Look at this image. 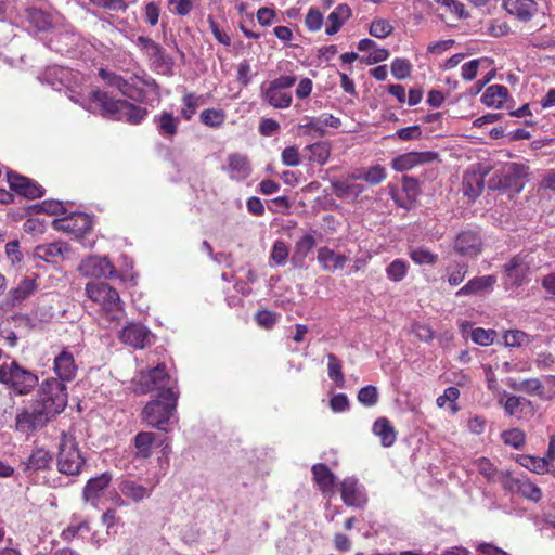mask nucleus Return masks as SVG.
<instances>
[{
  "instance_id": "1",
  "label": "nucleus",
  "mask_w": 555,
  "mask_h": 555,
  "mask_svg": "<svg viewBox=\"0 0 555 555\" xmlns=\"http://www.w3.org/2000/svg\"><path fill=\"white\" fill-rule=\"evenodd\" d=\"M138 393L156 392L142 411V420L151 427L168 431L167 426L176 422V408L179 393L177 382L167 373L164 363L149 370H141L132 379Z\"/></svg>"
},
{
  "instance_id": "2",
  "label": "nucleus",
  "mask_w": 555,
  "mask_h": 555,
  "mask_svg": "<svg viewBox=\"0 0 555 555\" xmlns=\"http://www.w3.org/2000/svg\"><path fill=\"white\" fill-rule=\"evenodd\" d=\"M99 75L108 86L118 89L133 101L146 104L159 101V87L145 72L133 74L127 79L106 69H100Z\"/></svg>"
},
{
  "instance_id": "3",
  "label": "nucleus",
  "mask_w": 555,
  "mask_h": 555,
  "mask_svg": "<svg viewBox=\"0 0 555 555\" xmlns=\"http://www.w3.org/2000/svg\"><path fill=\"white\" fill-rule=\"evenodd\" d=\"M80 105L91 112L99 111L104 117L131 125L141 124L149 114L146 108L125 100L112 99L106 92L98 89L90 93L89 104L80 103Z\"/></svg>"
},
{
  "instance_id": "4",
  "label": "nucleus",
  "mask_w": 555,
  "mask_h": 555,
  "mask_svg": "<svg viewBox=\"0 0 555 555\" xmlns=\"http://www.w3.org/2000/svg\"><path fill=\"white\" fill-rule=\"evenodd\" d=\"M86 294L96 304L109 322H117L124 315L122 302L118 292L105 282H90L86 285Z\"/></svg>"
},
{
  "instance_id": "5",
  "label": "nucleus",
  "mask_w": 555,
  "mask_h": 555,
  "mask_svg": "<svg viewBox=\"0 0 555 555\" xmlns=\"http://www.w3.org/2000/svg\"><path fill=\"white\" fill-rule=\"evenodd\" d=\"M56 464L60 473L69 476L78 475L86 464V459L73 435L62 434Z\"/></svg>"
},
{
  "instance_id": "6",
  "label": "nucleus",
  "mask_w": 555,
  "mask_h": 555,
  "mask_svg": "<svg viewBox=\"0 0 555 555\" xmlns=\"http://www.w3.org/2000/svg\"><path fill=\"white\" fill-rule=\"evenodd\" d=\"M0 384L8 386L20 395L30 392L38 384V377L17 362L0 364Z\"/></svg>"
},
{
  "instance_id": "7",
  "label": "nucleus",
  "mask_w": 555,
  "mask_h": 555,
  "mask_svg": "<svg viewBox=\"0 0 555 555\" xmlns=\"http://www.w3.org/2000/svg\"><path fill=\"white\" fill-rule=\"evenodd\" d=\"M67 399L65 383L57 378H48L40 386L37 401L54 417L65 409Z\"/></svg>"
},
{
  "instance_id": "8",
  "label": "nucleus",
  "mask_w": 555,
  "mask_h": 555,
  "mask_svg": "<svg viewBox=\"0 0 555 555\" xmlns=\"http://www.w3.org/2000/svg\"><path fill=\"white\" fill-rule=\"evenodd\" d=\"M56 230L73 234L83 247H93L95 241L89 238L88 234L92 229V220L89 215L75 212L64 218L54 220Z\"/></svg>"
},
{
  "instance_id": "9",
  "label": "nucleus",
  "mask_w": 555,
  "mask_h": 555,
  "mask_svg": "<svg viewBox=\"0 0 555 555\" xmlns=\"http://www.w3.org/2000/svg\"><path fill=\"white\" fill-rule=\"evenodd\" d=\"M52 418L53 416L36 400L16 414L15 428L23 434L33 433L43 428Z\"/></svg>"
},
{
  "instance_id": "10",
  "label": "nucleus",
  "mask_w": 555,
  "mask_h": 555,
  "mask_svg": "<svg viewBox=\"0 0 555 555\" xmlns=\"http://www.w3.org/2000/svg\"><path fill=\"white\" fill-rule=\"evenodd\" d=\"M134 43L149 59L155 70L162 74L171 72L172 60L165 54L164 49L157 42L147 37L139 36Z\"/></svg>"
},
{
  "instance_id": "11",
  "label": "nucleus",
  "mask_w": 555,
  "mask_h": 555,
  "mask_svg": "<svg viewBox=\"0 0 555 555\" xmlns=\"http://www.w3.org/2000/svg\"><path fill=\"white\" fill-rule=\"evenodd\" d=\"M453 249L462 257L476 258L482 251L481 236L472 230L462 231L454 240Z\"/></svg>"
},
{
  "instance_id": "12",
  "label": "nucleus",
  "mask_w": 555,
  "mask_h": 555,
  "mask_svg": "<svg viewBox=\"0 0 555 555\" xmlns=\"http://www.w3.org/2000/svg\"><path fill=\"white\" fill-rule=\"evenodd\" d=\"M152 332L141 323H130L119 333V339L133 348L143 349L153 341Z\"/></svg>"
},
{
  "instance_id": "13",
  "label": "nucleus",
  "mask_w": 555,
  "mask_h": 555,
  "mask_svg": "<svg viewBox=\"0 0 555 555\" xmlns=\"http://www.w3.org/2000/svg\"><path fill=\"white\" fill-rule=\"evenodd\" d=\"M78 270L82 275L90 278L115 276V267L106 257L90 256L80 262Z\"/></svg>"
},
{
  "instance_id": "14",
  "label": "nucleus",
  "mask_w": 555,
  "mask_h": 555,
  "mask_svg": "<svg viewBox=\"0 0 555 555\" xmlns=\"http://www.w3.org/2000/svg\"><path fill=\"white\" fill-rule=\"evenodd\" d=\"M438 158V153L433 151L409 152L395 157L391 160V167L396 171H408L417 166L429 164Z\"/></svg>"
},
{
  "instance_id": "15",
  "label": "nucleus",
  "mask_w": 555,
  "mask_h": 555,
  "mask_svg": "<svg viewBox=\"0 0 555 555\" xmlns=\"http://www.w3.org/2000/svg\"><path fill=\"white\" fill-rule=\"evenodd\" d=\"M7 177L11 190L15 191L17 194L29 199H35L43 195L42 188L29 178L12 171H9Z\"/></svg>"
},
{
  "instance_id": "16",
  "label": "nucleus",
  "mask_w": 555,
  "mask_h": 555,
  "mask_svg": "<svg viewBox=\"0 0 555 555\" xmlns=\"http://www.w3.org/2000/svg\"><path fill=\"white\" fill-rule=\"evenodd\" d=\"M496 284L495 275H482L470 279L464 286H462L456 293V297L463 296H486L493 291Z\"/></svg>"
},
{
  "instance_id": "17",
  "label": "nucleus",
  "mask_w": 555,
  "mask_h": 555,
  "mask_svg": "<svg viewBox=\"0 0 555 555\" xmlns=\"http://www.w3.org/2000/svg\"><path fill=\"white\" fill-rule=\"evenodd\" d=\"M222 170L229 178L235 181H243L251 173V166L246 155L241 153H231L227 157V164Z\"/></svg>"
},
{
  "instance_id": "18",
  "label": "nucleus",
  "mask_w": 555,
  "mask_h": 555,
  "mask_svg": "<svg viewBox=\"0 0 555 555\" xmlns=\"http://www.w3.org/2000/svg\"><path fill=\"white\" fill-rule=\"evenodd\" d=\"M53 370L57 375V379L63 383L70 382L75 378L77 365L73 353L67 348H64L57 356H55Z\"/></svg>"
},
{
  "instance_id": "19",
  "label": "nucleus",
  "mask_w": 555,
  "mask_h": 555,
  "mask_svg": "<svg viewBox=\"0 0 555 555\" xmlns=\"http://www.w3.org/2000/svg\"><path fill=\"white\" fill-rule=\"evenodd\" d=\"M118 490L127 500L140 503L152 495L154 485L144 486L138 480L125 478L118 483Z\"/></svg>"
},
{
  "instance_id": "20",
  "label": "nucleus",
  "mask_w": 555,
  "mask_h": 555,
  "mask_svg": "<svg viewBox=\"0 0 555 555\" xmlns=\"http://www.w3.org/2000/svg\"><path fill=\"white\" fill-rule=\"evenodd\" d=\"M341 499L348 506L361 507L366 503L364 488L356 478L349 477L341 482Z\"/></svg>"
},
{
  "instance_id": "21",
  "label": "nucleus",
  "mask_w": 555,
  "mask_h": 555,
  "mask_svg": "<svg viewBox=\"0 0 555 555\" xmlns=\"http://www.w3.org/2000/svg\"><path fill=\"white\" fill-rule=\"evenodd\" d=\"M69 246L63 242L39 245L34 250V256L46 262L57 263L65 258Z\"/></svg>"
},
{
  "instance_id": "22",
  "label": "nucleus",
  "mask_w": 555,
  "mask_h": 555,
  "mask_svg": "<svg viewBox=\"0 0 555 555\" xmlns=\"http://www.w3.org/2000/svg\"><path fill=\"white\" fill-rule=\"evenodd\" d=\"M507 281L515 286L521 285L529 272V263L525 257L517 255L504 264Z\"/></svg>"
},
{
  "instance_id": "23",
  "label": "nucleus",
  "mask_w": 555,
  "mask_h": 555,
  "mask_svg": "<svg viewBox=\"0 0 555 555\" xmlns=\"http://www.w3.org/2000/svg\"><path fill=\"white\" fill-rule=\"evenodd\" d=\"M167 438L158 439V436L150 431H141L134 437L135 456L139 459H147L152 455L155 446H162Z\"/></svg>"
},
{
  "instance_id": "24",
  "label": "nucleus",
  "mask_w": 555,
  "mask_h": 555,
  "mask_svg": "<svg viewBox=\"0 0 555 555\" xmlns=\"http://www.w3.org/2000/svg\"><path fill=\"white\" fill-rule=\"evenodd\" d=\"M37 289L35 278H24L20 283L12 287L8 294L7 300L11 306H17L31 296Z\"/></svg>"
},
{
  "instance_id": "25",
  "label": "nucleus",
  "mask_w": 555,
  "mask_h": 555,
  "mask_svg": "<svg viewBox=\"0 0 555 555\" xmlns=\"http://www.w3.org/2000/svg\"><path fill=\"white\" fill-rule=\"evenodd\" d=\"M505 10L520 21H529L538 11L533 0H504Z\"/></svg>"
},
{
  "instance_id": "26",
  "label": "nucleus",
  "mask_w": 555,
  "mask_h": 555,
  "mask_svg": "<svg viewBox=\"0 0 555 555\" xmlns=\"http://www.w3.org/2000/svg\"><path fill=\"white\" fill-rule=\"evenodd\" d=\"M508 488L532 502H539L542 499L541 489L535 483L525 478L512 479L508 483Z\"/></svg>"
},
{
  "instance_id": "27",
  "label": "nucleus",
  "mask_w": 555,
  "mask_h": 555,
  "mask_svg": "<svg viewBox=\"0 0 555 555\" xmlns=\"http://www.w3.org/2000/svg\"><path fill=\"white\" fill-rule=\"evenodd\" d=\"M318 261L325 271L334 272L344 268L347 258L333 249L322 247L318 250Z\"/></svg>"
},
{
  "instance_id": "28",
  "label": "nucleus",
  "mask_w": 555,
  "mask_h": 555,
  "mask_svg": "<svg viewBox=\"0 0 555 555\" xmlns=\"http://www.w3.org/2000/svg\"><path fill=\"white\" fill-rule=\"evenodd\" d=\"M262 95L263 99L275 108H287L292 104V94L271 83L266 88L262 87Z\"/></svg>"
},
{
  "instance_id": "29",
  "label": "nucleus",
  "mask_w": 555,
  "mask_h": 555,
  "mask_svg": "<svg viewBox=\"0 0 555 555\" xmlns=\"http://www.w3.org/2000/svg\"><path fill=\"white\" fill-rule=\"evenodd\" d=\"M351 16V9L348 4H339L327 16L325 33L328 36L337 34L343 24Z\"/></svg>"
},
{
  "instance_id": "30",
  "label": "nucleus",
  "mask_w": 555,
  "mask_h": 555,
  "mask_svg": "<svg viewBox=\"0 0 555 555\" xmlns=\"http://www.w3.org/2000/svg\"><path fill=\"white\" fill-rule=\"evenodd\" d=\"M508 96V89L502 85L488 87L481 96V102L493 108H501Z\"/></svg>"
},
{
  "instance_id": "31",
  "label": "nucleus",
  "mask_w": 555,
  "mask_h": 555,
  "mask_svg": "<svg viewBox=\"0 0 555 555\" xmlns=\"http://www.w3.org/2000/svg\"><path fill=\"white\" fill-rule=\"evenodd\" d=\"M157 130L160 135L165 138H172L178 132L179 118L173 116L170 112H162L154 117Z\"/></svg>"
},
{
  "instance_id": "32",
  "label": "nucleus",
  "mask_w": 555,
  "mask_h": 555,
  "mask_svg": "<svg viewBox=\"0 0 555 555\" xmlns=\"http://www.w3.org/2000/svg\"><path fill=\"white\" fill-rule=\"evenodd\" d=\"M312 474L315 483L322 492L326 493L333 490L335 483L334 474L324 464H315L312 466Z\"/></svg>"
},
{
  "instance_id": "33",
  "label": "nucleus",
  "mask_w": 555,
  "mask_h": 555,
  "mask_svg": "<svg viewBox=\"0 0 555 555\" xmlns=\"http://www.w3.org/2000/svg\"><path fill=\"white\" fill-rule=\"evenodd\" d=\"M111 480L112 477L107 473L90 479L83 489L85 500L90 501L96 499L100 493L108 487Z\"/></svg>"
},
{
  "instance_id": "34",
  "label": "nucleus",
  "mask_w": 555,
  "mask_h": 555,
  "mask_svg": "<svg viewBox=\"0 0 555 555\" xmlns=\"http://www.w3.org/2000/svg\"><path fill=\"white\" fill-rule=\"evenodd\" d=\"M373 431L380 438V442L384 447H391L397 439L395 428L385 417H380L375 421L373 425Z\"/></svg>"
},
{
  "instance_id": "35",
  "label": "nucleus",
  "mask_w": 555,
  "mask_h": 555,
  "mask_svg": "<svg viewBox=\"0 0 555 555\" xmlns=\"http://www.w3.org/2000/svg\"><path fill=\"white\" fill-rule=\"evenodd\" d=\"M51 463H52L51 453L43 448H37L29 455V457L26 462V469L34 470V472L43 470V469L49 468Z\"/></svg>"
},
{
  "instance_id": "36",
  "label": "nucleus",
  "mask_w": 555,
  "mask_h": 555,
  "mask_svg": "<svg viewBox=\"0 0 555 555\" xmlns=\"http://www.w3.org/2000/svg\"><path fill=\"white\" fill-rule=\"evenodd\" d=\"M333 193L344 199H356L363 193L364 188L361 184L350 183L348 181H333Z\"/></svg>"
},
{
  "instance_id": "37",
  "label": "nucleus",
  "mask_w": 555,
  "mask_h": 555,
  "mask_svg": "<svg viewBox=\"0 0 555 555\" xmlns=\"http://www.w3.org/2000/svg\"><path fill=\"white\" fill-rule=\"evenodd\" d=\"M305 150L309 153L308 159L310 162L324 165L330 158L332 147L330 142L321 141L308 145Z\"/></svg>"
},
{
  "instance_id": "38",
  "label": "nucleus",
  "mask_w": 555,
  "mask_h": 555,
  "mask_svg": "<svg viewBox=\"0 0 555 555\" xmlns=\"http://www.w3.org/2000/svg\"><path fill=\"white\" fill-rule=\"evenodd\" d=\"M483 179L476 172H467L463 180V192L469 198H476L483 190Z\"/></svg>"
},
{
  "instance_id": "39",
  "label": "nucleus",
  "mask_w": 555,
  "mask_h": 555,
  "mask_svg": "<svg viewBox=\"0 0 555 555\" xmlns=\"http://www.w3.org/2000/svg\"><path fill=\"white\" fill-rule=\"evenodd\" d=\"M525 402V398L507 395L506 391L500 392L499 403L503 406L505 414L508 416H513L518 412H521Z\"/></svg>"
},
{
  "instance_id": "40",
  "label": "nucleus",
  "mask_w": 555,
  "mask_h": 555,
  "mask_svg": "<svg viewBox=\"0 0 555 555\" xmlns=\"http://www.w3.org/2000/svg\"><path fill=\"white\" fill-rule=\"evenodd\" d=\"M509 385L514 389L525 391L529 395H535L541 399H551V396L545 393L544 386L539 378H527L522 380L518 386L515 383Z\"/></svg>"
},
{
  "instance_id": "41",
  "label": "nucleus",
  "mask_w": 555,
  "mask_h": 555,
  "mask_svg": "<svg viewBox=\"0 0 555 555\" xmlns=\"http://www.w3.org/2000/svg\"><path fill=\"white\" fill-rule=\"evenodd\" d=\"M446 272L448 283L451 286H457L465 279L468 272V264L461 261H454L447 267Z\"/></svg>"
},
{
  "instance_id": "42",
  "label": "nucleus",
  "mask_w": 555,
  "mask_h": 555,
  "mask_svg": "<svg viewBox=\"0 0 555 555\" xmlns=\"http://www.w3.org/2000/svg\"><path fill=\"white\" fill-rule=\"evenodd\" d=\"M182 104L181 117L185 120H191L197 108L203 104V98L194 93H185L182 98Z\"/></svg>"
},
{
  "instance_id": "43",
  "label": "nucleus",
  "mask_w": 555,
  "mask_h": 555,
  "mask_svg": "<svg viewBox=\"0 0 555 555\" xmlns=\"http://www.w3.org/2000/svg\"><path fill=\"white\" fill-rule=\"evenodd\" d=\"M327 361L328 377L336 384L338 388H344L345 377L341 371V361L333 353L327 354Z\"/></svg>"
},
{
  "instance_id": "44",
  "label": "nucleus",
  "mask_w": 555,
  "mask_h": 555,
  "mask_svg": "<svg viewBox=\"0 0 555 555\" xmlns=\"http://www.w3.org/2000/svg\"><path fill=\"white\" fill-rule=\"evenodd\" d=\"M28 18L30 24L39 31H46L52 26L51 15L40 9H30Z\"/></svg>"
},
{
  "instance_id": "45",
  "label": "nucleus",
  "mask_w": 555,
  "mask_h": 555,
  "mask_svg": "<svg viewBox=\"0 0 555 555\" xmlns=\"http://www.w3.org/2000/svg\"><path fill=\"white\" fill-rule=\"evenodd\" d=\"M199 120L210 128H219L224 124L225 113L222 109L207 108L199 115Z\"/></svg>"
},
{
  "instance_id": "46",
  "label": "nucleus",
  "mask_w": 555,
  "mask_h": 555,
  "mask_svg": "<svg viewBox=\"0 0 555 555\" xmlns=\"http://www.w3.org/2000/svg\"><path fill=\"white\" fill-rule=\"evenodd\" d=\"M409 256L416 264H435L438 261V255L423 246L411 247Z\"/></svg>"
},
{
  "instance_id": "47",
  "label": "nucleus",
  "mask_w": 555,
  "mask_h": 555,
  "mask_svg": "<svg viewBox=\"0 0 555 555\" xmlns=\"http://www.w3.org/2000/svg\"><path fill=\"white\" fill-rule=\"evenodd\" d=\"M409 263L402 259H395L386 267L387 278L392 282H401L408 274Z\"/></svg>"
},
{
  "instance_id": "48",
  "label": "nucleus",
  "mask_w": 555,
  "mask_h": 555,
  "mask_svg": "<svg viewBox=\"0 0 555 555\" xmlns=\"http://www.w3.org/2000/svg\"><path fill=\"white\" fill-rule=\"evenodd\" d=\"M519 463L521 466L537 474H544L550 472V465L547 464L544 457L522 455L519 459Z\"/></svg>"
},
{
  "instance_id": "49",
  "label": "nucleus",
  "mask_w": 555,
  "mask_h": 555,
  "mask_svg": "<svg viewBox=\"0 0 555 555\" xmlns=\"http://www.w3.org/2000/svg\"><path fill=\"white\" fill-rule=\"evenodd\" d=\"M503 338L507 347H522L531 343L529 335L518 330L505 332Z\"/></svg>"
},
{
  "instance_id": "50",
  "label": "nucleus",
  "mask_w": 555,
  "mask_h": 555,
  "mask_svg": "<svg viewBox=\"0 0 555 555\" xmlns=\"http://www.w3.org/2000/svg\"><path fill=\"white\" fill-rule=\"evenodd\" d=\"M460 397V390L456 387L450 386L444 392L439 396L436 400V403L439 408H444L448 402L451 403L450 409L452 413H456L459 411V406L456 405V400Z\"/></svg>"
},
{
  "instance_id": "51",
  "label": "nucleus",
  "mask_w": 555,
  "mask_h": 555,
  "mask_svg": "<svg viewBox=\"0 0 555 555\" xmlns=\"http://www.w3.org/2000/svg\"><path fill=\"white\" fill-rule=\"evenodd\" d=\"M474 466L478 470L480 475H482L487 480L494 481L498 476V469L490 460L486 457H479L474 461Z\"/></svg>"
},
{
  "instance_id": "52",
  "label": "nucleus",
  "mask_w": 555,
  "mask_h": 555,
  "mask_svg": "<svg viewBox=\"0 0 555 555\" xmlns=\"http://www.w3.org/2000/svg\"><path fill=\"white\" fill-rule=\"evenodd\" d=\"M392 30L393 26L385 18H375L370 26V34L379 39L386 38Z\"/></svg>"
},
{
  "instance_id": "53",
  "label": "nucleus",
  "mask_w": 555,
  "mask_h": 555,
  "mask_svg": "<svg viewBox=\"0 0 555 555\" xmlns=\"http://www.w3.org/2000/svg\"><path fill=\"white\" fill-rule=\"evenodd\" d=\"M501 437L505 444L515 449H519L525 444L526 436L525 433L519 428L505 430L502 433Z\"/></svg>"
},
{
  "instance_id": "54",
  "label": "nucleus",
  "mask_w": 555,
  "mask_h": 555,
  "mask_svg": "<svg viewBox=\"0 0 555 555\" xmlns=\"http://www.w3.org/2000/svg\"><path fill=\"white\" fill-rule=\"evenodd\" d=\"M496 332L493 330H485L481 327L474 328L472 331V340L480 346H489L494 341Z\"/></svg>"
},
{
  "instance_id": "55",
  "label": "nucleus",
  "mask_w": 555,
  "mask_h": 555,
  "mask_svg": "<svg viewBox=\"0 0 555 555\" xmlns=\"http://www.w3.org/2000/svg\"><path fill=\"white\" fill-rule=\"evenodd\" d=\"M412 70L411 63L405 59L396 57L391 63V74L395 78L402 80L410 76Z\"/></svg>"
},
{
  "instance_id": "56",
  "label": "nucleus",
  "mask_w": 555,
  "mask_h": 555,
  "mask_svg": "<svg viewBox=\"0 0 555 555\" xmlns=\"http://www.w3.org/2000/svg\"><path fill=\"white\" fill-rule=\"evenodd\" d=\"M358 400L365 406H373L378 401V390L375 386L362 387L358 392Z\"/></svg>"
},
{
  "instance_id": "57",
  "label": "nucleus",
  "mask_w": 555,
  "mask_h": 555,
  "mask_svg": "<svg viewBox=\"0 0 555 555\" xmlns=\"http://www.w3.org/2000/svg\"><path fill=\"white\" fill-rule=\"evenodd\" d=\"M365 171V181L371 185H376L383 182L386 177V169L380 165H374L367 168H364Z\"/></svg>"
},
{
  "instance_id": "58",
  "label": "nucleus",
  "mask_w": 555,
  "mask_h": 555,
  "mask_svg": "<svg viewBox=\"0 0 555 555\" xmlns=\"http://www.w3.org/2000/svg\"><path fill=\"white\" fill-rule=\"evenodd\" d=\"M288 248L286 244L282 241H276L272 247L270 259L276 266H283L286 263L288 258Z\"/></svg>"
},
{
  "instance_id": "59",
  "label": "nucleus",
  "mask_w": 555,
  "mask_h": 555,
  "mask_svg": "<svg viewBox=\"0 0 555 555\" xmlns=\"http://www.w3.org/2000/svg\"><path fill=\"white\" fill-rule=\"evenodd\" d=\"M323 21V14L318 9L310 8L306 15L305 24L310 31H318L321 29Z\"/></svg>"
},
{
  "instance_id": "60",
  "label": "nucleus",
  "mask_w": 555,
  "mask_h": 555,
  "mask_svg": "<svg viewBox=\"0 0 555 555\" xmlns=\"http://www.w3.org/2000/svg\"><path fill=\"white\" fill-rule=\"evenodd\" d=\"M299 129L302 131L304 134L310 135L312 138H321L325 133L323 125L321 124V118L312 119L305 125H300Z\"/></svg>"
},
{
  "instance_id": "61",
  "label": "nucleus",
  "mask_w": 555,
  "mask_h": 555,
  "mask_svg": "<svg viewBox=\"0 0 555 555\" xmlns=\"http://www.w3.org/2000/svg\"><path fill=\"white\" fill-rule=\"evenodd\" d=\"M169 10L178 16H185L193 10L192 0H169Z\"/></svg>"
},
{
  "instance_id": "62",
  "label": "nucleus",
  "mask_w": 555,
  "mask_h": 555,
  "mask_svg": "<svg viewBox=\"0 0 555 555\" xmlns=\"http://www.w3.org/2000/svg\"><path fill=\"white\" fill-rule=\"evenodd\" d=\"M315 240L312 235L307 234L304 235L297 243L295 247V254L305 258L308 253L314 247Z\"/></svg>"
},
{
  "instance_id": "63",
  "label": "nucleus",
  "mask_w": 555,
  "mask_h": 555,
  "mask_svg": "<svg viewBox=\"0 0 555 555\" xmlns=\"http://www.w3.org/2000/svg\"><path fill=\"white\" fill-rule=\"evenodd\" d=\"M529 168L524 164L509 163L504 166V173L506 177L520 179L528 175Z\"/></svg>"
},
{
  "instance_id": "64",
  "label": "nucleus",
  "mask_w": 555,
  "mask_h": 555,
  "mask_svg": "<svg viewBox=\"0 0 555 555\" xmlns=\"http://www.w3.org/2000/svg\"><path fill=\"white\" fill-rule=\"evenodd\" d=\"M481 62H483V60L477 59L463 64L461 68L462 78L467 81L473 80L478 73Z\"/></svg>"
}]
</instances>
